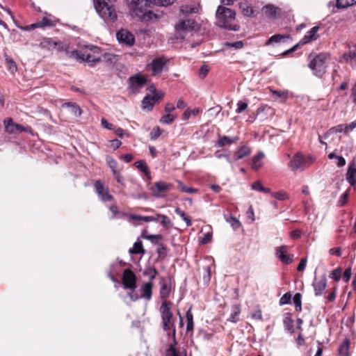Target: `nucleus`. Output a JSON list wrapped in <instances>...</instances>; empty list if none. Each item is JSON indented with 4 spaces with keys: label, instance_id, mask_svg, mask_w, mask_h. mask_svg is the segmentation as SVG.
Listing matches in <instances>:
<instances>
[{
    "label": "nucleus",
    "instance_id": "f257e3e1",
    "mask_svg": "<svg viewBox=\"0 0 356 356\" xmlns=\"http://www.w3.org/2000/svg\"><path fill=\"white\" fill-rule=\"evenodd\" d=\"M152 3L151 0H129V13L131 17L140 21H151L162 17L161 12H154L147 10Z\"/></svg>",
    "mask_w": 356,
    "mask_h": 356
},
{
    "label": "nucleus",
    "instance_id": "f03ea898",
    "mask_svg": "<svg viewBox=\"0 0 356 356\" xmlns=\"http://www.w3.org/2000/svg\"><path fill=\"white\" fill-rule=\"evenodd\" d=\"M235 16L236 13L232 9L219 6L216 10L218 26L229 31H238L240 26L237 24H232L235 19Z\"/></svg>",
    "mask_w": 356,
    "mask_h": 356
},
{
    "label": "nucleus",
    "instance_id": "7ed1b4c3",
    "mask_svg": "<svg viewBox=\"0 0 356 356\" xmlns=\"http://www.w3.org/2000/svg\"><path fill=\"white\" fill-rule=\"evenodd\" d=\"M172 303L168 301H163L160 307V312L162 318L163 328L168 331L169 336L172 334L173 338H175L176 330L175 325V318L171 312Z\"/></svg>",
    "mask_w": 356,
    "mask_h": 356
},
{
    "label": "nucleus",
    "instance_id": "20e7f679",
    "mask_svg": "<svg viewBox=\"0 0 356 356\" xmlns=\"http://www.w3.org/2000/svg\"><path fill=\"white\" fill-rule=\"evenodd\" d=\"M94 6L99 15L105 21L115 22L117 13L110 0H93Z\"/></svg>",
    "mask_w": 356,
    "mask_h": 356
},
{
    "label": "nucleus",
    "instance_id": "39448f33",
    "mask_svg": "<svg viewBox=\"0 0 356 356\" xmlns=\"http://www.w3.org/2000/svg\"><path fill=\"white\" fill-rule=\"evenodd\" d=\"M328 58L329 56L325 54L309 56V67L316 76L321 77L325 72L326 63Z\"/></svg>",
    "mask_w": 356,
    "mask_h": 356
},
{
    "label": "nucleus",
    "instance_id": "423d86ee",
    "mask_svg": "<svg viewBox=\"0 0 356 356\" xmlns=\"http://www.w3.org/2000/svg\"><path fill=\"white\" fill-rule=\"evenodd\" d=\"M197 26V23L193 19L180 20L175 25L177 38H184L185 33L194 30Z\"/></svg>",
    "mask_w": 356,
    "mask_h": 356
},
{
    "label": "nucleus",
    "instance_id": "0eeeda50",
    "mask_svg": "<svg viewBox=\"0 0 356 356\" xmlns=\"http://www.w3.org/2000/svg\"><path fill=\"white\" fill-rule=\"evenodd\" d=\"M312 163V158H305L301 154H296L289 163L290 168L296 171L308 167Z\"/></svg>",
    "mask_w": 356,
    "mask_h": 356
},
{
    "label": "nucleus",
    "instance_id": "6e6552de",
    "mask_svg": "<svg viewBox=\"0 0 356 356\" xmlns=\"http://www.w3.org/2000/svg\"><path fill=\"white\" fill-rule=\"evenodd\" d=\"M172 184L163 181H159L151 188L154 197L157 198L164 197L165 193L172 188Z\"/></svg>",
    "mask_w": 356,
    "mask_h": 356
},
{
    "label": "nucleus",
    "instance_id": "1a4fd4ad",
    "mask_svg": "<svg viewBox=\"0 0 356 356\" xmlns=\"http://www.w3.org/2000/svg\"><path fill=\"white\" fill-rule=\"evenodd\" d=\"M147 81V78L141 74H137L129 77V83L132 92L138 93L146 85Z\"/></svg>",
    "mask_w": 356,
    "mask_h": 356
},
{
    "label": "nucleus",
    "instance_id": "9d476101",
    "mask_svg": "<svg viewBox=\"0 0 356 356\" xmlns=\"http://www.w3.org/2000/svg\"><path fill=\"white\" fill-rule=\"evenodd\" d=\"M3 124L5 127V131L8 134H19L23 131H29V129L24 127L22 125L14 123L12 118L4 120Z\"/></svg>",
    "mask_w": 356,
    "mask_h": 356
},
{
    "label": "nucleus",
    "instance_id": "9b49d317",
    "mask_svg": "<svg viewBox=\"0 0 356 356\" xmlns=\"http://www.w3.org/2000/svg\"><path fill=\"white\" fill-rule=\"evenodd\" d=\"M122 284L125 289L134 290L136 287V277L130 269H125L122 275Z\"/></svg>",
    "mask_w": 356,
    "mask_h": 356
},
{
    "label": "nucleus",
    "instance_id": "f8f14e48",
    "mask_svg": "<svg viewBox=\"0 0 356 356\" xmlns=\"http://www.w3.org/2000/svg\"><path fill=\"white\" fill-rule=\"evenodd\" d=\"M95 188L96 193L102 201L107 202L113 200V196L110 195L108 188L104 186L101 181L97 180L95 181Z\"/></svg>",
    "mask_w": 356,
    "mask_h": 356
},
{
    "label": "nucleus",
    "instance_id": "ddd939ff",
    "mask_svg": "<svg viewBox=\"0 0 356 356\" xmlns=\"http://www.w3.org/2000/svg\"><path fill=\"white\" fill-rule=\"evenodd\" d=\"M116 37L120 43L125 44L129 47L133 46L135 43V37L134 35L129 31L125 29L120 30L117 34Z\"/></svg>",
    "mask_w": 356,
    "mask_h": 356
},
{
    "label": "nucleus",
    "instance_id": "4468645a",
    "mask_svg": "<svg viewBox=\"0 0 356 356\" xmlns=\"http://www.w3.org/2000/svg\"><path fill=\"white\" fill-rule=\"evenodd\" d=\"M166 63L164 58H155L148 65L153 76H157L160 74Z\"/></svg>",
    "mask_w": 356,
    "mask_h": 356
},
{
    "label": "nucleus",
    "instance_id": "2eb2a0df",
    "mask_svg": "<svg viewBox=\"0 0 356 356\" xmlns=\"http://www.w3.org/2000/svg\"><path fill=\"white\" fill-rule=\"evenodd\" d=\"M288 248L286 245H281L276 248V257L284 264H289L293 261V256L287 254Z\"/></svg>",
    "mask_w": 356,
    "mask_h": 356
},
{
    "label": "nucleus",
    "instance_id": "dca6fc26",
    "mask_svg": "<svg viewBox=\"0 0 356 356\" xmlns=\"http://www.w3.org/2000/svg\"><path fill=\"white\" fill-rule=\"evenodd\" d=\"M314 290V294L316 296L323 295L327 286V278L325 275H322L319 278H315L312 283Z\"/></svg>",
    "mask_w": 356,
    "mask_h": 356
},
{
    "label": "nucleus",
    "instance_id": "f3484780",
    "mask_svg": "<svg viewBox=\"0 0 356 356\" xmlns=\"http://www.w3.org/2000/svg\"><path fill=\"white\" fill-rule=\"evenodd\" d=\"M319 30V26H314L309 31H308L303 38L300 41V44H305L312 41L316 40L318 38L317 32Z\"/></svg>",
    "mask_w": 356,
    "mask_h": 356
},
{
    "label": "nucleus",
    "instance_id": "a211bd4d",
    "mask_svg": "<svg viewBox=\"0 0 356 356\" xmlns=\"http://www.w3.org/2000/svg\"><path fill=\"white\" fill-rule=\"evenodd\" d=\"M153 284L152 282L145 283L140 289V298L149 300L152 298Z\"/></svg>",
    "mask_w": 356,
    "mask_h": 356
},
{
    "label": "nucleus",
    "instance_id": "6ab92c4d",
    "mask_svg": "<svg viewBox=\"0 0 356 356\" xmlns=\"http://www.w3.org/2000/svg\"><path fill=\"white\" fill-rule=\"evenodd\" d=\"M346 180L351 186L356 184V165L354 163L350 164L348 168Z\"/></svg>",
    "mask_w": 356,
    "mask_h": 356
},
{
    "label": "nucleus",
    "instance_id": "aec40b11",
    "mask_svg": "<svg viewBox=\"0 0 356 356\" xmlns=\"http://www.w3.org/2000/svg\"><path fill=\"white\" fill-rule=\"evenodd\" d=\"M160 298L162 300H164V301H166L165 299L169 296L170 293V285L166 282V280L164 278H162L160 281Z\"/></svg>",
    "mask_w": 356,
    "mask_h": 356
},
{
    "label": "nucleus",
    "instance_id": "412c9836",
    "mask_svg": "<svg viewBox=\"0 0 356 356\" xmlns=\"http://www.w3.org/2000/svg\"><path fill=\"white\" fill-rule=\"evenodd\" d=\"M262 11L269 18L275 19L278 15V8L273 4H267L263 7Z\"/></svg>",
    "mask_w": 356,
    "mask_h": 356
},
{
    "label": "nucleus",
    "instance_id": "4be33fe9",
    "mask_svg": "<svg viewBox=\"0 0 356 356\" xmlns=\"http://www.w3.org/2000/svg\"><path fill=\"white\" fill-rule=\"evenodd\" d=\"M240 8L241 9L243 14L246 17H254L259 13L258 9L253 8L246 3H241L240 4Z\"/></svg>",
    "mask_w": 356,
    "mask_h": 356
},
{
    "label": "nucleus",
    "instance_id": "5701e85b",
    "mask_svg": "<svg viewBox=\"0 0 356 356\" xmlns=\"http://www.w3.org/2000/svg\"><path fill=\"white\" fill-rule=\"evenodd\" d=\"M201 9L199 3L196 5H182L180 8V11L183 14H192L198 13Z\"/></svg>",
    "mask_w": 356,
    "mask_h": 356
},
{
    "label": "nucleus",
    "instance_id": "b1692460",
    "mask_svg": "<svg viewBox=\"0 0 356 356\" xmlns=\"http://www.w3.org/2000/svg\"><path fill=\"white\" fill-rule=\"evenodd\" d=\"M265 157L264 152H260L252 158V168L254 170H258L263 165L262 160Z\"/></svg>",
    "mask_w": 356,
    "mask_h": 356
},
{
    "label": "nucleus",
    "instance_id": "393cba45",
    "mask_svg": "<svg viewBox=\"0 0 356 356\" xmlns=\"http://www.w3.org/2000/svg\"><path fill=\"white\" fill-rule=\"evenodd\" d=\"M63 106L66 107L68 109L69 112L71 114L74 115L75 117H79L81 114V111L79 106L74 103H65L63 104Z\"/></svg>",
    "mask_w": 356,
    "mask_h": 356
},
{
    "label": "nucleus",
    "instance_id": "a878e982",
    "mask_svg": "<svg viewBox=\"0 0 356 356\" xmlns=\"http://www.w3.org/2000/svg\"><path fill=\"white\" fill-rule=\"evenodd\" d=\"M250 153H251V150L248 147L243 146L235 154L234 157V160L238 161V160L243 159V157L250 155Z\"/></svg>",
    "mask_w": 356,
    "mask_h": 356
},
{
    "label": "nucleus",
    "instance_id": "bb28decb",
    "mask_svg": "<svg viewBox=\"0 0 356 356\" xmlns=\"http://www.w3.org/2000/svg\"><path fill=\"white\" fill-rule=\"evenodd\" d=\"M130 254H137L145 253V250L143 247L142 241H138L134 243L133 248H130L129 250Z\"/></svg>",
    "mask_w": 356,
    "mask_h": 356
},
{
    "label": "nucleus",
    "instance_id": "cd10ccee",
    "mask_svg": "<svg viewBox=\"0 0 356 356\" xmlns=\"http://www.w3.org/2000/svg\"><path fill=\"white\" fill-rule=\"evenodd\" d=\"M84 56H83V59H81V61H85L90 64V66L99 63L101 61V58L99 57H96L94 55H92L89 53H83Z\"/></svg>",
    "mask_w": 356,
    "mask_h": 356
},
{
    "label": "nucleus",
    "instance_id": "c85d7f7f",
    "mask_svg": "<svg viewBox=\"0 0 356 356\" xmlns=\"http://www.w3.org/2000/svg\"><path fill=\"white\" fill-rule=\"evenodd\" d=\"M237 138H230L226 136L219 137L216 145L218 147H224L226 145H229L237 140Z\"/></svg>",
    "mask_w": 356,
    "mask_h": 356
},
{
    "label": "nucleus",
    "instance_id": "c756f323",
    "mask_svg": "<svg viewBox=\"0 0 356 356\" xmlns=\"http://www.w3.org/2000/svg\"><path fill=\"white\" fill-rule=\"evenodd\" d=\"M349 345H350V340L348 339H346L339 348V353L340 356H349Z\"/></svg>",
    "mask_w": 356,
    "mask_h": 356
},
{
    "label": "nucleus",
    "instance_id": "7c9ffc66",
    "mask_svg": "<svg viewBox=\"0 0 356 356\" xmlns=\"http://www.w3.org/2000/svg\"><path fill=\"white\" fill-rule=\"evenodd\" d=\"M5 61L6 64V67L11 74H14L17 72V64L13 58H9L8 56H6Z\"/></svg>",
    "mask_w": 356,
    "mask_h": 356
},
{
    "label": "nucleus",
    "instance_id": "2f4dec72",
    "mask_svg": "<svg viewBox=\"0 0 356 356\" xmlns=\"http://www.w3.org/2000/svg\"><path fill=\"white\" fill-rule=\"evenodd\" d=\"M225 220L230 224L234 230L238 229L241 226L239 220L232 216H225Z\"/></svg>",
    "mask_w": 356,
    "mask_h": 356
},
{
    "label": "nucleus",
    "instance_id": "473e14b6",
    "mask_svg": "<svg viewBox=\"0 0 356 356\" xmlns=\"http://www.w3.org/2000/svg\"><path fill=\"white\" fill-rule=\"evenodd\" d=\"M150 91L154 92L153 95H150V99L154 103L159 102V101L161 100L162 98L164 96V93L163 92H161V91H159V92L156 91L153 88V87L150 88Z\"/></svg>",
    "mask_w": 356,
    "mask_h": 356
},
{
    "label": "nucleus",
    "instance_id": "72a5a7b5",
    "mask_svg": "<svg viewBox=\"0 0 356 356\" xmlns=\"http://www.w3.org/2000/svg\"><path fill=\"white\" fill-rule=\"evenodd\" d=\"M356 4V0H337L336 6L338 8H346Z\"/></svg>",
    "mask_w": 356,
    "mask_h": 356
},
{
    "label": "nucleus",
    "instance_id": "f704fd0d",
    "mask_svg": "<svg viewBox=\"0 0 356 356\" xmlns=\"http://www.w3.org/2000/svg\"><path fill=\"white\" fill-rule=\"evenodd\" d=\"M328 159H336L337 160V165L339 168L343 167L346 165V160L343 157L341 156H337L334 152H332L328 154Z\"/></svg>",
    "mask_w": 356,
    "mask_h": 356
},
{
    "label": "nucleus",
    "instance_id": "c9c22d12",
    "mask_svg": "<svg viewBox=\"0 0 356 356\" xmlns=\"http://www.w3.org/2000/svg\"><path fill=\"white\" fill-rule=\"evenodd\" d=\"M52 44L55 47L58 46V49L63 51L67 56H68L69 52L72 51L68 44H64L61 42H52Z\"/></svg>",
    "mask_w": 356,
    "mask_h": 356
},
{
    "label": "nucleus",
    "instance_id": "e433bc0d",
    "mask_svg": "<svg viewBox=\"0 0 356 356\" xmlns=\"http://www.w3.org/2000/svg\"><path fill=\"white\" fill-rule=\"evenodd\" d=\"M158 217L161 218L159 222L165 229H169L172 227V224L171 220L167 216L161 214V216H158Z\"/></svg>",
    "mask_w": 356,
    "mask_h": 356
},
{
    "label": "nucleus",
    "instance_id": "4c0bfd02",
    "mask_svg": "<svg viewBox=\"0 0 356 356\" xmlns=\"http://www.w3.org/2000/svg\"><path fill=\"white\" fill-rule=\"evenodd\" d=\"M186 318L187 321L186 330L188 331L192 330L193 329V316L191 309L187 311Z\"/></svg>",
    "mask_w": 356,
    "mask_h": 356
},
{
    "label": "nucleus",
    "instance_id": "58836bf2",
    "mask_svg": "<svg viewBox=\"0 0 356 356\" xmlns=\"http://www.w3.org/2000/svg\"><path fill=\"white\" fill-rule=\"evenodd\" d=\"M177 182L178 189L183 193H193L197 192V190L195 188L186 187L181 181H177Z\"/></svg>",
    "mask_w": 356,
    "mask_h": 356
},
{
    "label": "nucleus",
    "instance_id": "ea45409f",
    "mask_svg": "<svg viewBox=\"0 0 356 356\" xmlns=\"http://www.w3.org/2000/svg\"><path fill=\"white\" fill-rule=\"evenodd\" d=\"M154 102L150 99V95H146L142 102L143 108L147 111H151L154 106Z\"/></svg>",
    "mask_w": 356,
    "mask_h": 356
},
{
    "label": "nucleus",
    "instance_id": "a19ab883",
    "mask_svg": "<svg viewBox=\"0 0 356 356\" xmlns=\"http://www.w3.org/2000/svg\"><path fill=\"white\" fill-rule=\"evenodd\" d=\"M241 313V309L240 307L238 305H234L232 307V314L229 317V320L232 322L236 323L238 321V316Z\"/></svg>",
    "mask_w": 356,
    "mask_h": 356
},
{
    "label": "nucleus",
    "instance_id": "79ce46f5",
    "mask_svg": "<svg viewBox=\"0 0 356 356\" xmlns=\"http://www.w3.org/2000/svg\"><path fill=\"white\" fill-rule=\"evenodd\" d=\"M141 236L144 238H146V239L150 241L153 243H159V241L162 239V236L160 234L145 235L144 233H142Z\"/></svg>",
    "mask_w": 356,
    "mask_h": 356
},
{
    "label": "nucleus",
    "instance_id": "37998d69",
    "mask_svg": "<svg viewBox=\"0 0 356 356\" xmlns=\"http://www.w3.org/2000/svg\"><path fill=\"white\" fill-rule=\"evenodd\" d=\"M252 189L265 193H269L270 191V188L263 187L261 181H257L252 184Z\"/></svg>",
    "mask_w": 356,
    "mask_h": 356
},
{
    "label": "nucleus",
    "instance_id": "c03bdc74",
    "mask_svg": "<svg viewBox=\"0 0 356 356\" xmlns=\"http://www.w3.org/2000/svg\"><path fill=\"white\" fill-rule=\"evenodd\" d=\"M107 163L109 168L111 169L113 174L120 172V170L118 168V163L114 159L111 157L107 158Z\"/></svg>",
    "mask_w": 356,
    "mask_h": 356
},
{
    "label": "nucleus",
    "instance_id": "a18cd8bd",
    "mask_svg": "<svg viewBox=\"0 0 356 356\" xmlns=\"http://www.w3.org/2000/svg\"><path fill=\"white\" fill-rule=\"evenodd\" d=\"M175 211L183 219L187 227H190L192 225L190 218L187 216L184 211H181L179 208H177Z\"/></svg>",
    "mask_w": 356,
    "mask_h": 356
},
{
    "label": "nucleus",
    "instance_id": "49530a36",
    "mask_svg": "<svg viewBox=\"0 0 356 356\" xmlns=\"http://www.w3.org/2000/svg\"><path fill=\"white\" fill-rule=\"evenodd\" d=\"M286 36L280 34H275L271 36L268 41L266 42V44L268 45L272 43H278L280 42Z\"/></svg>",
    "mask_w": 356,
    "mask_h": 356
},
{
    "label": "nucleus",
    "instance_id": "de8ad7c7",
    "mask_svg": "<svg viewBox=\"0 0 356 356\" xmlns=\"http://www.w3.org/2000/svg\"><path fill=\"white\" fill-rule=\"evenodd\" d=\"M135 166L140 170L141 172H144L145 175H149V172L148 168L145 163L143 161H138L135 163Z\"/></svg>",
    "mask_w": 356,
    "mask_h": 356
},
{
    "label": "nucleus",
    "instance_id": "09e8293b",
    "mask_svg": "<svg viewBox=\"0 0 356 356\" xmlns=\"http://www.w3.org/2000/svg\"><path fill=\"white\" fill-rule=\"evenodd\" d=\"M84 54L81 51H79L77 50H72L70 52H69L68 58H74L76 60L81 61V59H83Z\"/></svg>",
    "mask_w": 356,
    "mask_h": 356
},
{
    "label": "nucleus",
    "instance_id": "8fccbe9b",
    "mask_svg": "<svg viewBox=\"0 0 356 356\" xmlns=\"http://www.w3.org/2000/svg\"><path fill=\"white\" fill-rule=\"evenodd\" d=\"M175 119V116L171 113H166L160 120V122L163 124H169L172 123Z\"/></svg>",
    "mask_w": 356,
    "mask_h": 356
},
{
    "label": "nucleus",
    "instance_id": "3c124183",
    "mask_svg": "<svg viewBox=\"0 0 356 356\" xmlns=\"http://www.w3.org/2000/svg\"><path fill=\"white\" fill-rule=\"evenodd\" d=\"M301 298H302V296H301L300 293H297L295 294V296H293V301L296 309L297 311H300L302 309Z\"/></svg>",
    "mask_w": 356,
    "mask_h": 356
},
{
    "label": "nucleus",
    "instance_id": "603ef678",
    "mask_svg": "<svg viewBox=\"0 0 356 356\" xmlns=\"http://www.w3.org/2000/svg\"><path fill=\"white\" fill-rule=\"evenodd\" d=\"M173 341L174 343L170 345L169 348L167 350L165 356H178L175 348V345L177 344L175 338H173Z\"/></svg>",
    "mask_w": 356,
    "mask_h": 356
},
{
    "label": "nucleus",
    "instance_id": "864d4df0",
    "mask_svg": "<svg viewBox=\"0 0 356 356\" xmlns=\"http://www.w3.org/2000/svg\"><path fill=\"white\" fill-rule=\"evenodd\" d=\"M224 45L227 47L234 48L235 49H241L243 47L244 44L242 41H237L234 42H227Z\"/></svg>",
    "mask_w": 356,
    "mask_h": 356
},
{
    "label": "nucleus",
    "instance_id": "5fc2aeb1",
    "mask_svg": "<svg viewBox=\"0 0 356 356\" xmlns=\"http://www.w3.org/2000/svg\"><path fill=\"white\" fill-rule=\"evenodd\" d=\"M272 196L278 200H285L289 199V195L283 191L273 193Z\"/></svg>",
    "mask_w": 356,
    "mask_h": 356
},
{
    "label": "nucleus",
    "instance_id": "6e6d98bb",
    "mask_svg": "<svg viewBox=\"0 0 356 356\" xmlns=\"http://www.w3.org/2000/svg\"><path fill=\"white\" fill-rule=\"evenodd\" d=\"M144 274L149 276L150 282H152L156 277L157 271L154 268H148L145 270Z\"/></svg>",
    "mask_w": 356,
    "mask_h": 356
},
{
    "label": "nucleus",
    "instance_id": "4d7b16f0",
    "mask_svg": "<svg viewBox=\"0 0 356 356\" xmlns=\"http://www.w3.org/2000/svg\"><path fill=\"white\" fill-rule=\"evenodd\" d=\"M348 197H349V192L348 190L341 196V197L338 200L337 205L339 207H343V205H345L348 201Z\"/></svg>",
    "mask_w": 356,
    "mask_h": 356
},
{
    "label": "nucleus",
    "instance_id": "13d9d810",
    "mask_svg": "<svg viewBox=\"0 0 356 356\" xmlns=\"http://www.w3.org/2000/svg\"><path fill=\"white\" fill-rule=\"evenodd\" d=\"M162 131L161 129L156 127L152 129V131L150 133V138L152 140H156L161 134Z\"/></svg>",
    "mask_w": 356,
    "mask_h": 356
},
{
    "label": "nucleus",
    "instance_id": "bf43d9fd",
    "mask_svg": "<svg viewBox=\"0 0 356 356\" xmlns=\"http://www.w3.org/2000/svg\"><path fill=\"white\" fill-rule=\"evenodd\" d=\"M129 218L131 220H143L147 222H150V220H153L152 218H149V216H138V215H135V214L130 215Z\"/></svg>",
    "mask_w": 356,
    "mask_h": 356
},
{
    "label": "nucleus",
    "instance_id": "052dcab7",
    "mask_svg": "<svg viewBox=\"0 0 356 356\" xmlns=\"http://www.w3.org/2000/svg\"><path fill=\"white\" fill-rule=\"evenodd\" d=\"M344 132L346 133V127L345 124H339L334 127H332L330 129L329 133L333 134V133H341Z\"/></svg>",
    "mask_w": 356,
    "mask_h": 356
},
{
    "label": "nucleus",
    "instance_id": "680f3d73",
    "mask_svg": "<svg viewBox=\"0 0 356 356\" xmlns=\"http://www.w3.org/2000/svg\"><path fill=\"white\" fill-rule=\"evenodd\" d=\"M341 268H337L331 272L330 277L334 280L336 282H338L341 279Z\"/></svg>",
    "mask_w": 356,
    "mask_h": 356
},
{
    "label": "nucleus",
    "instance_id": "e2e57ef3",
    "mask_svg": "<svg viewBox=\"0 0 356 356\" xmlns=\"http://www.w3.org/2000/svg\"><path fill=\"white\" fill-rule=\"evenodd\" d=\"M291 299V295L289 293H285L280 300V304L281 305H286L290 302Z\"/></svg>",
    "mask_w": 356,
    "mask_h": 356
},
{
    "label": "nucleus",
    "instance_id": "0e129e2a",
    "mask_svg": "<svg viewBox=\"0 0 356 356\" xmlns=\"http://www.w3.org/2000/svg\"><path fill=\"white\" fill-rule=\"evenodd\" d=\"M209 71V66L207 65H203L200 69V72H199L200 76L202 79L204 78L207 75Z\"/></svg>",
    "mask_w": 356,
    "mask_h": 356
},
{
    "label": "nucleus",
    "instance_id": "69168bd1",
    "mask_svg": "<svg viewBox=\"0 0 356 356\" xmlns=\"http://www.w3.org/2000/svg\"><path fill=\"white\" fill-rule=\"evenodd\" d=\"M237 106L238 108L236 110V113H241L248 108V104L242 102H238Z\"/></svg>",
    "mask_w": 356,
    "mask_h": 356
},
{
    "label": "nucleus",
    "instance_id": "338daca9",
    "mask_svg": "<svg viewBox=\"0 0 356 356\" xmlns=\"http://www.w3.org/2000/svg\"><path fill=\"white\" fill-rule=\"evenodd\" d=\"M272 92L277 95L278 97L285 99L288 97L287 91H282V90H272Z\"/></svg>",
    "mask_w": 356,
    "mask_h": 356
},
{
    "label": "nucleus",
    "instance_id": "774afa93",
    "mask_svg": "<svg viewBox=\"0 0 356 356\" xmlns=\"http://www.w3.org/2000/svg\"><path fill=\"white\" fill-rule=\"evenodd\" d=\"M348 58L350 60H355L356 58V46H354L350 49Z\"/></svg>",
    "mask_w": 356,
    "mask_h": 356
}]
</instances>
